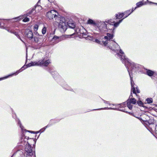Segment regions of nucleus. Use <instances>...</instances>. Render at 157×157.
Wrapping results in <instances>:
<instances>
[{
    "mask_svg": "<svg viewBox=\"0 0 157 157\" xmlns=\"http://www.w3.org/2000/svg\"><path fill=\"white\" fill-rule=\"evenodd\" d=\"M75 32L71 35H62V36L59 37L55 36L53 38L52 40L54 41L56 40V42L58 43L62 40H65L67 38H71L73 37L74 35H76L75 36H78L80 38H86V39L92 40V37L90 36L87 35L88 33H87L86 30H84V32H81V30H75Z\"/></svg>",
    "mask_w": 157,
    "mask_h": 157,
    "instance_id": "obj_1",
    "label": "nucleus"
},
{
    "mask_svg": "<svg viewBox=\"0 0 157 157\" xmlns=\"http://www.w3.org/2000/svg\"><path fill=\"white\" fill-rule=\"evenodd\" d=\"M117 56L119 57L123 63L124 64L127 69L130 68L132 71H137L139 70L140 65L137 64H135L129 59L126 57L122 51L119 49L118 52L117 53Z\"/></svg>",
    "mask_w": 157,
    "mask_h": 157,
    "instance_id": "obj_2",
    "label": "nucleus"
},
{
    "mask_svg": "<svg viewBox=\"0 0 157 157\" xmlns=\"http://www.w3.org/2000/svg\"><path fill=\"white\" fill-rule=\"evenodd\" d=\"M29 139V137L27 138L25 136L23 135H22V137L21 140V145L23 146H25V154H26V157H36L35 155L33 156V157H32L33 151L32 150L31 145L27 141Z\"/></svg>",
    "mask_w": 157,
    "mask_h": 157,
    "instance_id": "obj_3",
    "label": "nucleus"
},
{
    "mask_svg": "<svg viewBox=\"0 0 157 157\" xmlns=\"http://www.w3.org/2000/svg\"><path fill=\"white\" fill-rule=\"evenodd\" d=\"M112 19L106 20L105 22L107 23L106 29H114L118 26L119 24L122 21V20H120L118 22L114 23V21H112Z\"/></svg>",
    "mask_w": 157,
    "mask_h": 157,
    "instance_id": "obj_4",
    "label": "nucleus"
},
{
    "mask_svg": "<svg viewBox=\"0 0 157 157\" xmlns=\"http://www.w3.org/2000/svg\"><path fill=\"white\" fill-rule=\"evenodd\" d=\"M32 62L33 66H39L47 67L51 63V61L49 59L46 60L44 58L38 62Z\"/></svg>",
    "mask_w": 157,
    "mask_h": 157,
    "instance_id": "obj_5",
    "label": "nucleus"
},
{
    "mask_svg": "<svg viewBox=\"0 0 157 157\" xmlns=\"http://www.w3.org/2000/svg\"><path fill=\"white\" fill-rule=\"evenodd\" d=\"M58 13L55 10H52L48 12L46 14V17L49 19H52L54 17L57 21L59 17L57 16Z\"/></svg>",
    "mask_w": 157,
    "mask_h": 157,
    "instance_id": "obj_6",
    "label": "nucleus"
},
{
    "mask_svg": "<svg viewBox=\"0 0 157 157\" xmlns=\"http://www.w3.org/2000/svg\"><path fill=\"white\" fill-rule=\"evenodd\" d=\"M32 62H31L30 63L27 64L26 65H24L20 69L17 71L15 73H14L12 74L9 75L8 76L3 77V79H6L8 78L10 76H13V75H17L20 72H21L23 70L26 68L28 67H29L31 66H32Z\"/></svg>",
    "mask_w": 157,
    "mask_h": 157,
    "instance_id": "obj_7",
    "label": "nucleus"
},
{
    "mask_svg": "<svg viewBox=\"0 0 157 157\" xmlns=\"http://www.w3.org/2000/svg\"><path fill=\"white\" fill-rule=\"evenodd\" d=\"M58 20L59 19L60 22L59 23L57 22L58 24V27L59 29H67V26L66 24L65 19L64 17H61L60 18L59 17Z\"/></svg>",
    "mask_w": 157,
    "mask_h": 157,
    "instance_id": "obj_8",
    "label": "nucleus"
},
{
    "mask_svg": "<svg viewBox=\"0 0 157 157\" xmlns=\"http://www.w3.org/2000/svg\"><path fill=\"white\" fill-rule=\"evenodd\" d=\"M127 70L128 71L129 73V76H130V78L131 84V87H132L131 91H132L133 93L135 94L136 95H137L136 94V90L135 89L136 87H135V86H134L135 83H134V82L133 80L132 77V75H131V73L129 71V70H131V71H135L133 70L132 71L131 69H130V68H128V69H127Z\"/></svg>",
    "mask_w": 157,
    "mask_h": 157,
    "instance_id": "obj_9",
    "label": "nucleus"
},
{
    "mask_svg": "<svg viewBox=\"0 0 157 157\" xmlns=\"http://www.w3.org/2000/svg\"><path fill=\"white\" fill-rule=\"evenodd\" d=\"M17 123L18 124L20 128L21 129V132L22 133V135H23L24 136V133L25 132H30L31 133H35V134L38 133L40 132V130L39 131L35 132H33V131H28L25 129H24V127L22 125L20 120L18 119L17 120Z\"/></svg>",
    "mask_w": 157,
    "mask_h": 157,
    "instance_id": "obj_10",
    "label": "nucleus"
},
{
    "mask_svg": "<svg viewBox=\"0 0 157 157\" xmlns=\"http://www.w3.org/2000/svg\"><path fill=\"white\" fill-rule=\"evenodd\" d=\"M136 100L135 98H128L127 101V105L129 109L131 110L132 108V104H135L136 102Z\"/></svg>",
    "mask_w": 157,
    "mask_h": 157,
    "instance_id": "obj_11",
    "label": "nucleus"
},
{
    "mask_svg": "<svg viewBox=\"0 0 157 157\" xmlns=\"http://www.w3.org/2000/svg\"><path fill=\"white\" fill-rule=\"evenodd\" d=\"M114 36V34L112 33V34L109 33H107V36H105L104 39L106 40L105 41H103L102 43L105 46L109 43L108 41L111 40Z\"/></svg>",
    "mask_w": 157,
    "mask_h": 157,
    "instance_id": "obj_12",
    "label": "nucleus"
},
{
    "mask_svg": "<svg viewBox=\"0 0 157 157\" xmlns=\"http://www.w3.org/2000/svg\"><path fill=\"white\" fill-rule=\"evenodd\" d=\"M22 18V16H20L17 17H14L11 19H1L0 20H6L8 22L10 23H13L16 22L18 21H20L21 19Z\"/></svg>",
    "mask_w": 157,
    "mask_h": 157,
    "instance_id": "obj_13",
    "label": "nucleus"
},
{
    "mask_svg": "<svg viewBox=\"0 0 157 157\" xmlns=\"http://www.w3.org/2000/svg\"><path fill=\"white\" fill-rule=\"evenodd\" d=\"M113 41L114 42L113 43V46H110L109 48L113 51L116 52V53H117L118 52V51L120 48V47L113 40Z\"/></svg>",
    "mask_w": 157,
    "mask_h": 157,
    "instance_id": "obj_14",
    "label": "nucleus"
},
{
    "mask_svg": "<svg viewBox=\"0 0 157 157\" xmlns=\"http://www.w3.org/2000/svg\"><path fill=\"white\" fill-rule=\"evenodd\" d=\"M87 23L94 27L97 26L98 24V21L94 20L89 18L87 21Z\"/></svg>",
    "mask_w": 157,
    "mask_h": 157,
    "instance_id": "obj_15",
    "label": "nucleus"
},
{
    "mask_svg": "<svg viewBox=\"0 0 157 157\" xmlns=\"http://www.w3.org/2000/svg\"><path fill=\"white\" fill-rule=\"evenodd\" d=\"M76 25V24L75 22L71 19L69 20L67 22V25L70 29H75Z\"/></svg>",
    "mask_w": 157,
    "mask_h": 157,
    "instance_id": "obj_16",
    "label": "nucleus"
},
{
    "mask_svg": "<svg viewBox=\"0 0 157 157\" xmlns=\"http://www.w3.org/2000/svg\"><path fill=\"white\" fill-rule=\"evenodd\" d=\"M54 67H49L48 69V71L52 75L53 77L55 78H56L58 77L59 76L58 73L57 72L54 70Z\"/></svg>",
    "mask_w": 157,
    "mask_h": 157,
    "instance_id": "obj_17",
    "label": "nucleus"
},
{
    "mask_svg": "<svg viewBox=\"0 0 157 157\" xmlns=\"http://www.w3.org/2000/svg\"><path fill=\"white\" fill-rule=\"evenodd\" d=\"M25 36L29 39H33V34L32 30H25Z\"/></svg>",
    "mask_w": 157,
    "mask_h": 157,
    "instance_id": "obj_18",
    "label": "nucleus"
},
{
    "mask_svg": "<svg viewBox=\"0 0 157 157\" xmlns=\"http://www.w3.org/2000/svg\"><path fill=\"white\" fill-rule=\"evenodd\" d=\"M105 22L101 21H98V24L97 27H98L99 29H106V28L107 24Z\"/></svg>",
    "mask_w": 157,
    "mask_h": 157,
    "instance_id": "obj_19",
    "label": "nucleus"
},
{
    "mask_svg": "<svg viewBox=\"0 0 157 157\" xmlns=\"http://www.w3.org/2000/svg\"><path fill=\"white\" fill-rule=\"evenodd\" d=\"M36 12L35 9L33 8L27 13L26 15L31 17L32 18H33L36 14Z\"/></svg>",
    "mask_w": 157,
    "mask_h": 157,
    "instance_id": "obj_20",
    "label": "nucleus"
},
{
    "mask_svg": "<svg viewBox=\"0 0 157 157\" xmlns=\"http://www.w3.org/2000/svg\"><path fill=\"white\" fill-rule=\"evenodd\" d=\"M149 128L150 129L151 131L153 132H155L156 133L157 132V126L155 124L148 125Z\"/></svg>",
    "mask_w": 157,
    "mask_h": 157,
    "instance_id": "obj_21",
    "label": "nucleus"
},
{
    "mask_svg": "<svg viewBox=\"0 0 157 157\" xmlns=\"http://www.w3.org/2000/svg\"><path fill=\"white\" fill-rule=\"evenodd\" d=\"M53 120H50L49 123L46 126L44 127L43 128H41L40 129V131L41 132H43L45 130L46 128L47 127H49L51 125H52L53 124L55 123H56Z\"/></svg>",
    "mask_w": 157,
    "mask_h": 157,
    "instance_id": "obj_22",
    "label": "nucleus"
},
{
    "mask_svg": "<svg viewBox=\"0 0 157 157\" xmlns=\"http://www.w3.org/2000/svg\"><path fill=\"white\" fill-rule=\"evenodd\" d=\"M103 109H113V110H118L119 111H123V112H125V113L126 111H125L123 109H119V108H108V107H105L104 108H100V109H94V110H100Z\"/></svg>",
    "mask_w": 157,
    "mask_h": 157,
    "instance_id": "obj_23",
    "label": "nucleus"
},
{
    "mask_svg": "<svg viewBox=\"0 0 157 157\" xmlns=\"http://www.w3.org/2000/svg\"><path fill=\"white\" fill-rule=\"evenodd\" d=\"M133 10H128L125 11L123 13L124 15H125V17H124L121 20H122L125 18L128 17L129 15H130L133 12Z\"/></svg>",
    "mask_w": 157,
    "mask_h": 157,
    "instance_id": "obj_24",
    "label": "nucleus"
},
{
    "mask_svg": "<svg viewBox=\"0 0 157 157\" xmlns=\"http://www.w3.org/2000/svg\"><path fill=\"white\" fill-rule=\"evenodd\" d=\"M8 32L14 34L15 36H16L18 38L20 39L21 41L22 42L23 41L21 39L20 37L18 34V32H16L15 30H7Z\"/></svg>",
    "mask_w": 157,
    "mask_h": 157,
    "instance_id": "obj_25",
    "label": "nucleus"
},
{
    "mask_svg": "<svg viewBox=\"0 0 157 157\" xmlns=\"http://www.w3.org/2000/svg\"><path fill=\"white\" fill-rule=\"evenodd\" d=\"M23 152L20 150H18L16 152H14L13 155L11 157H13L15 155H18L19 154L21 155V157H23V155H25V154H23Z\"/></svg>",
    "mask_w": 157,
    "mask_h": 157,
    "instance_id": "obj_26",
    "label": "nucleus"
},
{
    "mask_svg": "<svg viewBox=\"0 0 157 157\" xmlns=\"http://www.w3.org/2000/svg\"><path fill=\"white\" fill-rule=\"evenodd\" d=\"M40 26L43 27V29H46V28L43 24H40L39 25H34V29H37Z\"/></svg>",
    "mask_w": 157,
    "mask_h": 157,
    "instance_id": "obj_27",
    "label": "nucleus"
},
{
    "mask_svg": "<svg viewBox=\"0 0 157 157\" xmlns=\"http://www.w3.org/2000/svg\"><path fill=\"white\" fill-rule=\"evenodd\" d=\"M42 44V43H40L38 44H35L33 47V48H34L35 49H39L41 47Z\"/></svg>",
    "mask_w": 157,
    "mask_h": 157,
    "instance_id": "obj_28",
    "label": "nucleus"
},
{
    "mask_svg": "<svg viewBox=\"0 0 157 157\" xmlns=\"http://www.w3.org/2000/svg\"><path fill=\"white\" fill-rule=\"evenodd\" d=\"M147 74L149 76H151L154 75L155 72L149 70H148L147 71Z\"/></svg>",
    "mask_w": 157,
    "mask_h": 157,
    "instance_id": "obj_29",
    "label": "nucleus"
},
{
    "mask_svg": "<svg viewBox=\"0 0 157 157\" xmlns=\"http://www.w3.org/2000/svg\"><path fill=\"white\" fill-rule=\"evenodd\" d=\"M124 15V13H118L117 14H116V19H120L123 17Z\"/></svg>",
    "mask_w": 157,
    "mask_h": 157,
    "instance_id": "obj_30",
    "label": "nucleus"
},
{
    "mask_svg": "<svg viewBox=\"0 0 157 157\" xmlns=\"http://www.w3.org/2000/svg\"><path fill=\"white\" fill-rule=\"evenodd\" d=\"M127 105V101L123 102L122 103L118 104L117 105H116L117 107H124L126 106V105Z\"/></svg>",
    "mask_w": 157,
    "mask_h": 157,
    "instance_id": "obj_31",
    "label": "nucleus"
},
{
    "mask_svg": "<svg viewBox=\"0 0 157 157\" xmlns=\"http://www.w3.org/2000/svg\"><path fill=\"white\" fill-rule=\"evenodd\" d=\"M63 87L65 89L70 91H72V89H71L70 87L67 84L65 83L62 85Z\"/></svg>",
    "mask_w": 157,
    "mask_h": 157,
    "instance_id": "obj_32",
    "label": "nucleus"
},
{
    "mask_svg": "<svg viewBox=\"0 0 157 157\" xmlns=\"http://www.w3.org/2000/svg\"><path fill=\"white\" fill-rule=\"evenodd\" d=\"M144 4V2L143 1H140L137 2L136 4V7H140L143 6Z\"/></svg>",
    "mask_w": 157,
    "mask_h": 157,
    "instance_id": "obj_33",
    "label": "nucleus"
},
{
    "mask_svg": "<svg viewBox=\"0 0 157 157\" xmlns=\"http://www.w3.org/2000/svg\"><path fill=\"white\" fill-rule=\"evenodd\" d=\"M146 101L148 104H150L153 102V99L151 98H148L146 99Z\"/></svg>",
    "mask_w": 157,
    "mask_h": 157,
    "instance_id": "obj_34",
    "label": "nucleus"
},
{
    "mask_svg": "<svg viewBox=\"0 0 157 157\" xmlns=\"http://www.w3.org/2000/svg\"><path fill=\"white\" fill-rule=\"evenodd\" d=\"M146 122H147L148 124V125L154 124V121L153 120H149L147 121H146Z\"/></svg>",
    "mask_w": 157,
    "mask_h": 157,
    "instance_id": "obj_35",
    "label": "nucleus"
},
{
    "mask_svg": "<svg viewBox=\"0 0 157 157\" xmlns=\"http://www.w3.org/2000/svg\"><path fill=\"white\" fill-rule=\"evenodd\" d=\"M32 41H34L36 43H38L39 42L38 38V37H33V39H32Z\"/></svg>",
    "mask_w": 157,
    "mask_h": 157,
    "instance_id": "obj_36",
    "label": "nucleus"
},
{
    "mask_svg": "<svg viewBox=\"0 0 157 157\" xmlns=\"http://www.w3.org/2000/svg\"><path fill=\"white\" fill-rule=\"evenodd\" d=\"M139 105L140 106L144 107V103L141 101H138L137 102Z\"/></svg>",
    "mask_w": 157,
    "mask_h": 157,
    "instance_id": "obj_37",
    "label": "nucleus"
},
{
    "mask_svg": "<svg viewBox=\"0 0 157 157\" xmlns=\"http://www.w3.org/2000/svg\"><path fill=\"white\" fill-rule=\"evenodd\" d=\"M125 113H128L132 115L133 116H134V117H136L137 118L139 119L140 120H141V118L140 117H136L134 115H133V113H130V112H128L127 111H126Z\"/></svg>",
    "mask_w": 157,
    "mask_h": 157,
    "instance_id": "obj_38",
    "label": "nucleus"
},
{
    "mask_svg": "<svg viewBox=\"0 0 157 157\" xmlns=\"http://www.w3.org/2000/svg\"><path fill=\"white\" fill-rule=\"evenodd\" d=\"M103 100V101H104V102L105 103V104H109V105H114V104H110L109 103V102L108 101H106L105 100H104L103 99H102Z\"/></svg>",
    "mask_w": 157,
    "mask_h": 157,
    "instance_id": "obj_39",
    "label": "nucleus"
},
{
    "mask_svg": "<svg viewBox=\"0 0 157 157\" xmlns=\"http://www.w3.org/2000/svg\"><path fill=\"white\" fill-rule=\"evenodd\" d=\"M29 18L28 17H26L23 20V21L24 22H27L29 21Z\"/></svg>",
    "mask_w": 157,
    "mask_h": 157,
    "instance_id": "obj_40",
    "label": "nucleus"
},
{
    "mask_svg": "<svg viewBox=\"0 0 157 157\" xmlns=\"http://www.w3.org/2000/svg\"><path fill=\"white\" fill-rule=\"evenodd\" d=\"M0 28L1 29H6V27L2 25V23L1 22H0Z\"/></svg>",
    "mask_w": 157,
    "mask_h": 157,
    "instance_id": "obj_41",
    "label": "nucleus"
},
{
    "mask_svg": "<svg viewBox=\"0 0 157 157\" xmlns=\"http://www.w3.org/2000/svg\"><path fill=\"white\" fill-rule=\"evenodd\" d=\"M39 2H40V1H39L38 2H37V5L36 6H35V8H37V7L38 8H39L40 9H41V6H40V5H38V4L39 3Z\"/></svg>",
    "mask_w": 157,
    "mask_h": 157,
    "instance_id": "obj_42",
    "label": "nucleus"
},
{
    "mask_svg": "<svg viewBox=\"0 0 157 157\" xmlns=\"http://www.w3.org/2000/svg\"><path fill=\"white\" fill-rule=\"evenodd\" d=\"M136 91L137 93H140V91L139 90L137 86L136 87Z\"/></svg>",
    "mask_w": 157,
    "mask_h": 157,
    "instance_id": "obj_43",
    "label": "nucleus"
},
{
    "mask_svg": "<svg viewBox=\"0 0 157 157\" xmlns=\"http://www.w3.org/2000/svg\"><path fill=\"white\" fill-rule=\"evenodd\" d=\"M95 41L98 44H100V40L98 39H95Z\"/></svg>",
    "mask_w": 157,
    "mask_h": 157,
    "instance_id": "obj_44",
    "label": "nucleus"
},
{
    "mask_svg": "<svg viewBox=\"0 0 157 157\" xmlns=\"http://www.w3.org/2000/svg\"><path fill=\"white\" fill-rule=\"evenodd\" d=\"M46 30H42V32L43 34H44L46 33Z\"/></svg>",
    "mask_w": 157,
    "mask_h": 157,
    "instance_id": "obj_45",
    "label": "nucleus"
},
{
    "mask_svg": "<svg viewBox=\"0 0 157 157\" xmlns=\"http://www.w3.org/2000/svg\"><path fill=\"white\" fill-rule=\"evenodd\" d=\"M12 117H13L15 118V117H16V115L15 113H12Z\"/></svg>",
    "mask_w": 157,
    "mask_h": 157,
    "instance_id": "obj_46",
    "label": "nucleus"
},
{
    "mask_svg": "<svg viewBox=\"0 0 157 157\" xmlns=\"http://www.w3.org/2000/svg\"><path fill=\"white\" fill-rule=\"evenodd\" d=\"M132 97H132V93H131V94H130V96H129V98H132Z\"/></svg>",
    "mask_w": 157,
    "mask_h": 157,
    "instance_id": "obj_47",
    "label": "nucleus"
},
{
    "mask_svg": "<svg viewBox=\"0 0 157 157\" xmlns=\"http://www.w3.org/2000/svg\"><path fill=\"white\" fill-rule=\"evenodd\" d=\"M50 2H52L54 1V0H48Z\"/></svg>",
    "mask_w": 157,
    "mask_h": 157,
    "instance_id": "obj_48",
    "label": "nucleus"
},
{
    "mask_svg": "<svg viewBox=\"0 0 157 157\" xmlns=\"http://www.w3.org/2000/svg\"><path fill=\"white\" fill-rule=\"evenodd\" d=\"M138 7H136H136L134 9H133V8L132 9V10H133V11L135 10Z\"/></svg>",
    "mask_w": 157,
    "mask_h": 157,
    "instance_id": "obj_49",
    "label": "nucleus"
},
{
    "mask_svg": "<svg viewBox=\"0 0 157 157\" xmlns=\"http://www.w3.org/2000/svg\"><path fill=\"white\" fill-rule=\"evenodd\" d=\"M3 78H0V81L1 80H3Z\"/></svg>",
    "mask_w": 157,
    "mask_h": 157,
    "instance_id": "obj_50",
    "label": "nucleus"
},
{
    "mask_svg": "<svg viewBox=\"0 0 157 157\" xmlns=\"http://www.w3.org/2000/svg\"><path fill=\"white\" fill-rule=\"evenodd\" d=\"M155 3V4L157 5V3Z\"/></svg>",
    "mask_w": 157,
    "mask_h": 157,
    "instance_id": "obj_51",
    "label": "nucleus"
},
{
    "mask_svg": "<svg viewBox=\"0 0 157 157\" xmlns=\"http://www.w3.org/2000/svg\"><path fill=\"white\" fill-rule=\"evenodd\" d=\"M147 1H148V0H147Z\"/></svg>",
    "mask_w": 157,
    "mask_h": 157,
    "instance_id": "obj_52",
    "label": "nucleus"
},
{
    "mask_svg": "<svg viewBox=\"0 0 157 157\" xmlns=\"http://www.w3.org/2000/svg\"><path fill=\"white\" fill-rule=\"evenodd\" d=\"M26 57H27V55H26Z\"/></svg>",
    "mask_w": 157,
    "mask_h": 157,
    "instance_id": "obj_53",
    "label": "nucleus"
}]
</instances>
